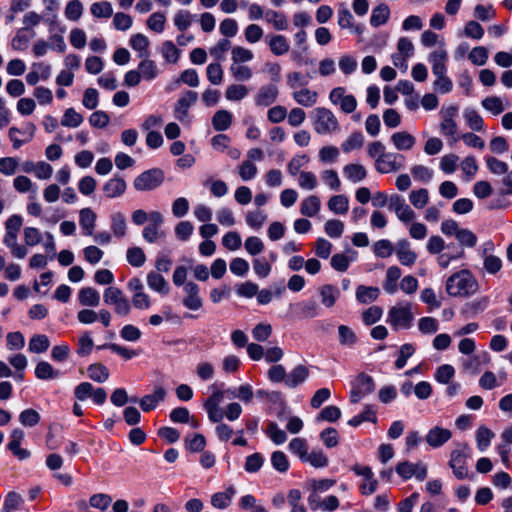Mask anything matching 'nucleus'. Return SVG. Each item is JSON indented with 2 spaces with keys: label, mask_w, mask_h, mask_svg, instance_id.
Instances as JSON below:
<instances>
[{
  "label": "nucleus",
  "mask_w": 512,
  "mask_h": 512,
  "mask_svg": "<svg viewBox=\"0 0 512 512\" xmlns=\"http://www.w3.org/2000/svg\"><path fill=\"white\" fill-rule=\"evenodd\" d=\"M478 290V283L468 270L451 275L446 282V291L453 297H466Z\"/></svg>",
  "instance_id": "nucleus-1"
},
{
  "label": "nucleus",
  "mask_w": 512,
  "mask_h": 512,
  "mask_svg": "<svg viewBox=\"0 0 512 512\" xmlns=\"http://www.w3.org/2000/svg\"><path fill=\"white\" fill-rule=\"evenodd\" d=\"M414 314L409 302L398 303L390 308L387 316L389 323L394 330L409 329L412 326Z\"/></svg>",
  "instance_id": "nucleus-2"
},
{
  "label": "nucleus",
  "mask_w": 512,
  "mask_h": 512,
  "mask_svg": "<svg viewBox=\"0 0 512 512\" xmlns=\"http://www.w3.org/2000/svg\"><path fill=\"white\" fill-rule=\"evenodd\" d=\"M104 303L113 306L114 312L118 316L125 317L131 312V304L124 293L115 286H109L103 293Z\"/></svg>",
  "instance_id": "nucleus-3"
},
{
  "label": "nucleus",
  "mask_w": 512,
  "mask_h": 512,
  "mask_svg": "<svg viewBox=\"0 0 512 512\" xmlns=\"http://www.w3.org/2000/svg\"><path fill=\"white\" fill-rule=\"evenodd\" d=\"M313 127L318 134H330L339 130L337 118L333 112L324 107H318L314 110Z\"/></svg>",
  "instance_id": "nucleus-4"
},
{
  "label": "nucleus",
  "mask_w": 512,
  "mask_h": 512,
  "mask_svg": "<svg viewBox=\"0 0 512 512\" xmlns=\"http://www.w3.org/2000/svg\"><path fill=\"white\" fill-rule=\"evenodd\" d=\"M164 172L160 168H152L139 174L133 181L137 191H151L164 182Z\"/></svg>",
  "instance_id": "nucleus-5"
},
{
  "label": "nucleus",
  "mask_w": 512,
  "mask_h": 512,
  "mask_svg": "<svg viewBox=\"0 0 512 512\" xmlns=\"http://www.w3.org/2000/svg\"><path fill=\"white\" fill-rule=\"evenodd\" d=\"M486 164L491 173H493L495 175L506 174L504 176V178L502 179V184H503L504 188L501 189L500 194L501 195H511L512 194V170L508 171V165L505 162H503L495 157H487Z\"/></svg>",
  "instance_id": "nucleus-6"
},
{
  "label": "nucleus",
  "mask_w": 512,
  "mask_h": 512,
  "mask_svg": "<svg viewBox=\"0 0 512 512\" xmlns=\"http://www.w3.org/2000/svg\"><path fill=\"white\" fill-rule=\"evenodd\" d=\"M457 446L456 449L451 451L449 466L458 479H464L468 474L465 460L468 457L469 446L467 443L457 444Z\"/></svg>",
  "instance_id": "nucleus-7"
},
{
  "label": "nucleus",
  "mask_w": 512,
  "mask_h": 512,
  "mask_svg": "<svg viewBox=\"0 0 512 512\" xmlns=\"http://www.w3.org/2000/svg\"><path fill=\"white\" fill-rule=\"evenodd\" d=\"M404 161V155L385 151L383 156L375 161V169L381 174L397 172L404 167Z\"/></svg>",
  "instance_id": "nucleus-8"
},
{
  "label": "nucleus",
  "mask_w": 512,
  "mask_h": 512,
  "mask_svg": "<svg viewBox=\"0 0 512 512\" xmlns=\"http://www.w3.org/2000/svg\"><path fill=\"white\" fill-rule=\"evenodd\" d=\"M375 389L374 380L371 376L361 373L352 382L350 400L352 403H358L363 397L372 393Z\"/></svg>",
  "instance_id": "nucleus-9"
},
{
  "label": "nucleus",
  "mask_w": 512,
  "mask_h": 512,
  "mask_svg": "<svg viewBox=\"0 0 512 512\" xmlns=\"http://www.w3.org/2000/svg\"><path fill=\"white\" fill-rule=\"evenodd\" d=\"M458 114V107L451 105L441 110L442 121L440 123V131L444 136L451 137V142L455 143L458 141L457 135V124L455 117Z\"/></svg>",
  "instance_id": "nucleus-10"
},
{
  "label": "nucleus",
  "mask_w": 512,
  "mask_h": 512,
  "mask_svg": "<svg viewBox=\"0 0 512 512\" xmlns=\"http://www.w3.org/2000/svg\"><path fill=\"white\" fill-rule=\"evenodd\" d=\"M197 100V92L192 90L185 91L175 104V118L181 123L189 122V109L197 102Z\"/></svg>",
  "instance_id": "nucleus-11"
},
{
  "label": "nucleus",
  "mask_w": 512,
  "mask_h": 512,
  "mask_svg": "<svg viewBox=\"0 0 512 512\" xmlns=\"http://www.w3.org/2000/svg\"><path fill=\"white\" fill-rule=\"evenodd\" d=\"M396 472L404 480L410 479L414 476L417 480L423 481L427 477V467L421 462L411 463L409 461H404L398 463L396 466Z\"/></svg>",
  "instance_id": "nucleus-12"
},
{
  "label": "nucleus",
  "mask_w": 512,
  "mask_h": 512,
  "mask_svg": "<svg viewBox=\"0 0 512 512\" xmlns=\"http://www.w3.org/2000/svg\"><path fill=\"white\" fill-rule=\"evenodd\" d=\"M224 399V392L222 390L215 391L204 403V408L208 414V418L213 423H221L224 412L220 408V403Z\"/></svg>",
  "instance_id": "nucleus-13"
},
{
  "label": "nucleus",
  "mask_w": 512,
  "mask_h": 512,
  "mask_svg": "<svg viewBox=\"0 0 512 512\" xmlns=\"http://www.w3.org/2000/svg\"><path fill=\"white\" fill-rule=\"evenodd\" d=\"M451 437L452 432L449 429L435 426L428 431L425 441L432 448H439L448 442Z\"/></svg>",
  "instance_id": "nucleus-14"
},
{
  "label": "nucleus",
  "mask_w": 512,
  "mask_h": 512,
  "mask_svg": "<svg viewBox=\"0 0 512 512\" xmlns=\"http://www.w3.org/2000/svg\"><path fill=\"white\" fill-rule=\"evenodd\" d=\"M184 292L186 293V297L183 299L184 306L190 310H199L203 305V301L199 295L198 285L188 282L184 285Z\"/></svg>",
  "instance_id": "nucleus-15"
},
{
  "label": "nucleus",
  "mask_w": 512,
  "mask_h": 512,
  "mask_svg": "<svg viewBox=\"0 0 512 512\" xmlns=\"http://www.w3.org/2000/svg\"><path fill=\"white\" fill-rule=\"evenodd\" d=\"M428 60L432 64V72L434 75L446 74V62L448 60L446 49L440 46L429 54Z\"/></svg>",
  "instance_id": "nucleus-16"
},
{
  "label": "nucleus",
  "mask_w": 512,
  "mask_h": 512,
  "mask_svg": "<svg viewBox=\"0 0 512 512\" xmlns=\"http://www.w3.org/2000/svg\"><path fill=\"white\" fill-rule=\"evenodd\" d=\"M390 140L398 151H409L416 144V138L407 131L393 133Z\"/></svg>",
  "instance_id": "nucleus-17"
},
{
  "label": "nucleus",
  "mask_w": 512,
  "mask_h": 512,
  "mask_svg": "<svg viewBox=\"0 0 512 512\" xmlns=\"http://www.w3.org/2000/svg\"><path fill=\"white\" fill-rule=\"evenodd\" d=\"M395 252L402 265L412 266L416 261V253L411 250L410 243L406 239L397 242Z\"/></svg>",
  "instance_id": "nucleus-18"
},
{
  "label": "nucleus",
  "mask_w": 512,
  "mask_h": 512,
  "mask_svg": "<svg viewBox=\"0 0 512 512\" xmlns=\"http://www.w3.org/2000/svg\"><path fill=\"white\" fill-rule=\"evenodd\" d=\"M357 252L348 249L345 253L334 254L331 257V267L338 272H345L352 261L356 259Z\"/></svg>",
  "instance_id": "nucleus-19"
},
{
  "label": "nucleus",
  "mask_w": 512,
  "mask_h": 512,
  "mask_svg": "<svg viewBox=\"0 0 512 512\" xmlns=\"http://www.w3.org/2000/svg\"><path fill=\"white\" fill-rule=\"evenodd\" d=\"M278 96V89L274 85L262 86L255 96L257 106L267 107L273 104Z\"/></svg>",
  "instance_id": "nucleus-20"
},
{
  "label": "nucleus",
  "mask_w": 512,
  "mask_h": 512,
  "mask_svg": "<svg viewBox=\"0 0 512 512\" xmlns=\"http://www.w3.org/2000/svg\"><path fill=\"white\" fill-rule=\"evenodd\" d=\"M127 185L123 178L114 177L108 180L103 186V192L107 198H117L124 194Z\"/></svg>",
  "instance_id": "nucleus-21"
},
{
  "label": "nucleus",
  "mask_w": 512,
  "mask_h": 512,
  "mask_svg": "<svg viewBox=\"0 0 512 512\" xmlns=\"http://www.w3.org/2000/svg\"><path fill=\"white\" fill-rule=\"evenodd\" d=\"M309 374V369L306 366L302 364L297 365L289 374H287L285 385L288 388H296L308 379Z\"/></svg>",
  "instance_id": "nucleus-22"
},
{
  "label": "nucleus",
  "mask_w": 512,
  "mask_h": 512,
  "mask_svg": "<svg viewBox=\"0 0 512 512\" xmlns=\"http://www.w3.org/2000/svg\"><path fill=\"white\" fill-rule=\"evenodd\" d=\"M165 396V389L157 387L152 395H145L140 399V407L144 412L151 411L156 408L159 402L164 400Z\"/></svg>",
  "instance_id": "nucleus-23"
},
{
  "label": "nucleus",
  "mask_w": 512,
  "mask_h": 512,
  "mask_svg": "<svg viewBox=\"0 0 512 512\" xmlns=\"http://www.w3.org/2000/svg\"><path fill=\"white\" fill-rule=\"evenodd\" d=\"M18 234L6 232L3 238V243L11 250L13 257L24 259L28 253L23 245L17 243Z\"/></svg>",
  "instance_id": "nucleus-24"
},
{
  "label": "nucleus",
  "mask_w": 512,
  "mask_h": 512,
  "mask_svg": "<svg viewBox=\"0 0 512 512\" xmlns=\"http://www.w3.org/2000/svg\"><path fill=\"white\" fill-rule=\"evenodd\" d=\"M147 285L149 286L150 289L163 295L169 292L168 282L161 274L155 271H150L147 274Z\"/></svg>",
  "instance_id": "nucleus-25"
},
{
  "label": "nucleus",
  "mask_w": 512,
  "mask_h": 512,
  "mask_svg": "<svg viewBox=\"0 0 512 512\" xmlns=\"http://www.w3.org/2000/svg\"><path fill=\"white\" fill-rule=\"evenodd\" d=\"M321 208V202L318 196L310 195L302 200L300 205V212L303 216L314 217L318 214Z\"/></svg>",
  "instance_id": "nucleus-26"
},
{
  "label": "nucleus",
  "mask_w": 512,
  "mask_h": 512,
  "mask_svg": "<svg viewBox=\"0 0 512 512\" xmlns=\"http://www.w3.org/2000/svg\"><path fill=\"white\" fill-rule=\"evenodd\" d=\"M344 176L353 183L361 182L367 176V171L362 164L351 163L343 168Z\"/></svg>",
  "instance_id": "nucleus-27"
},
{
  "label": "nucleus",
  "mask_w": 512,
  "mask_h": 512,
  "mask_svg": "<svg viewBox=\"0 0 512 512\" xmlns=\"http://www.w3.org/2000/svg\"><path fill=\"white\" fill-rule=\"evenodd\" d=\"M78 300L83 306L97 307L100 303V295L92 287H83L79 290Z\"/></svg>",
  "instance_id": "nucleus-28"
},
{
  "label": "nucleus",
  "mask_w": 512,
  "mask_h": 512,
  "mask_svg": "<svg viewBox=\"0 0 512 512\" xmlns=\"http://www.w3.org/2000/svg\"><path fill=\"white\" fill-rule=\"evenodd\" d=\"M212 126L214 130L222 132L227 130L232 124V114L227 110H218L212 117Z\"/></svg>",
  "instance_id": "nucleus-29"
},
{
  "label": "nucleus",
  "mask_w": 512,
  "mask_h": 512,
  "mask_svg": "<svg viewBox=\"0 0 512 512\" xmlns=\"http://www.w3.org/2000/svg\"><path fill=\"white\" fill-rule=\"evenodd\" d=\"M96 214L90 208H83L79 213V223L86 235H92L95 227Z\"/></svg>",
  "instance_id": "nucleus-30"
},
{
  "label": "nucleus",
  "mask_w": 512,
  "mask_h": 512,
  "mask_svg": "<svg viewBox=\"0 0 512 512\" xmlns=\"http://www.w3.org/2000/svg\"><path fill=\"white\" fill-rule=\"evenodd\" d=\"M380 294L377 287L359 285L356 289V298L362 304H369L374 302Z\"/></svg>",
  "instance_id": "nucleus-31"
},
{
  "label": "nucleus",
  "mask_w": 512,
  "mask_h": 512,
  "mask_svg": "<svg viewBox=\"0 0 512 512\" xmlns=\"http://www.w3.org/2000/svg\"><path fill=\"white\" fill-rule=\"evenodd\" d=\"M321 303L327 307H332L340 297V291L337 287L325 284L320 288Z\"/></svg>",
  "instance_id": "nucleus-32"
},
{
  "label": "nucleus",
  "mask_w": 512,
  "mask_h": 512,
  "mask_svg": "<svg viewBox=\"0 0 512 512\" xmlns=\"http://www.w3.org/2000/svg\"><path fill=\"white\" fill-rule=\"evenodd\" d=\"M87 373L89 378L97 383H104L110 376L108 368L102 363H93L89 365Z\"/></svg>",
  "instance_id": "nucleus-33"
},
{
  "label": "nucleus",
  "mask_w": 512,
  "mask_h": 512,
  "mask_svg": "<svg viewBox=\"0 0 512 512\" xmlns=\"http://www.w3.org/2000/svg\"><path fill=\"white\" fill-rule=\"evenodd\" d=\"M401 276V270L397 266H391L387 269L385 281L383 284L384 290L389 294H394L397 291V281Z\"/></svg>",
  "instance_id": "nucleus-34"
},
{
  "label": "nucleus",
  "mask_w": 512,
  "mask_h": 512,
  "mask_svg": "<svg viewBox=\"0 0 512 512\" xmlns=\"http://www.w3.org/2000/svg\"><path fill=\"white\" fill-rule=\"evenodd\" d=\"M268 45L271 52L276 56L286 54L290 48L286 37L280 34L272 36L269 39Z\"/></svg>",
  "instance_id": "nucleus-35"
},
{
  "label": "nucleus",
  "mask_w": 512,
  "mask_h": 512,
  "mask_svg": "<svg viewBox=\"0 0 512 512\" xmlns=\"http://www.w3.org/2000/svg\"><path fill=\"white\" fill-rule=\"evenodd\" d=\"M328 208L335 214H346L349 209V200L343 195H334L328 201Z\"/></svg>",
  "instance_id": "nucleus-36"
},
{
  "label": "nucleus",
  "mask_w": 512,
  "mask_h": 512,
  "mask_svg": "<svg viewBox=\"0 0 512 512\" xmlns=\"http://www.w3.org/2000/svg\"><path fill=\"white\" fill-rule=\"evenodd\" d=\"M142 58L143 60L138 65V69L142 78L148 81L155 79L158 75V68L156 63L153 60H150L148 57Z\"/></svg>",
  "instance_id": "nucleus-37"
},
{
  "label": "nucleus",
  "mask_w": 512,
  "mask_h": 512,
  "mask_svg": "<svg viewBox=\"0 0 512 512\" xmlns=\"http://www.w3.org/2000/svg\"><path fill=\"white\" fill-rule=\"evenodd\" d=\"M317 93L315 91H311L307 88H303L299 91H295L293 93L294 100L305 107L313 106L317 101Z\"/></svg>",
  "instance_id": "nucleus-38"
},
{
  "label": "nucleus",
  "mask_w": 512,
  "mask_h": 512,
  "mask_svg": "<svg viewBox=\"0 0 512 512\" xmlns=\"http://www.w3.org/2000/svg\"><path fill=\"white\" fill-rule=\"evenodd\" d=\"M265 19L271 23L276 30L283 31L288 28V21L286 16L275 10H268L265 13Z\"/></svg>",
  "instance_id": "nucleus-39"
},
{
  "label": "nucleus",
  "mask_w": 512,
  "mask_h": 512,
  "mask_svg": "<svg viewBox=\"0 0 512 512\" xmlns=\"http://www.w3.org/2000/svg\"><path fill=\"white\" fill-rule=\"evenodd\" d=\"M149 39L141 34L137 33L133 35L130 39V45L131 47L139 52V57H149L148 52V46H149Z\"/></svg>",
  "instance_id": "nucleus-40"
},
{
  "label": "nucleus",
  "mask_w": 512,
  "mask_h": 512,
  "mask_svg": "<svg viewBox=\"0 0 512 512\" xmlns=\"http://www.w3.org/2000/svg\"><path fill=\"white\" fill-rule=\"evenodd\" d=\"M390 15L389 7L385 4H380L376 8H374L371 18H370V24L373 27H378L380 25L385 24Z\"/></svg>",
  "instance_id": "nucleus-41"
},
{
  "label": "nucleus",
  "mask_w": 512,
  "mask_h": 512,
  "mask_svg": "<svg viewBox=\"0 0 512 512\" xmlns=\"http://www.w3.org/2000/svg\"><path fill=\"white\" fill-rule=\"evenodd\" d=\"M494 433L486 426H480L476 431V442L478 449L483 452L485 451L494 437Z\"/></svg>",
  "instance_id": "nucleus-42"
},
{
  "label": "nucleus",
  "mask_w": 512,
  "mask_h": 512,
  "mask_svg": "<svg viewBox=\"0 0 512 512\" xmlns=\"http://www.w3.org/2000/svg\"><path fill=\"white\" fill-rule=\"evenodd\" d=\"M364 144V136L361 132L356 131L349 135V137L341 144L343 152L349 153L352 150L362 148Z\"/></svg>",
  "instance_id": "nucleus-43"
},
{
  "label": "nucleus",
  "mask_w": 512,
  "mask_h": 512,
  "mask_svg": "<svg viewBox=\"0 0 512 512\" xmlns=\"http://www.w3.org/2000/svg\"><path fill=\"white\" fill-rule=\"evenodd\" d=\"M249 94V89L243 84H232L226 88L225 97L229 101H241Z\"/></svg>",
  "instance_id": "nucleus-44"
},
{
  "label": "nucleus",
  "mask_w": 512,
  "mask_h": 512,
  "mask_svg": "<svg viewBox=\"0 0 512 512\" xmlns=\"http://www.w3.org/2000/svg\"><path fill=\"white\" fill-rule=\"evenodd\" d=\"M35 376L41 380H48L57 378L59 376V372L56 371L50 363L41 361L36 365Z\"/></svg>",
  "instance_id": "nucleus-45"
},
{
  "label": "nucleus",
  "mask_w": 512,
  "mask_h": 512,
  "mask_svg": "<svg viewBox=\"0 0 512 512\" xmlns=\"http://www.w3.org/2000/svg\"><path fill=\"white\" fill-rule=\"evenodd\" d=\"M50 346L49 339L44 334H36L29 341V351L32 353H43Z\"/></svg>",
  "instance_id": "nucleus-46"
},
{
  "label": "nucleus",
  "mask_w": 512,
  "mask_h": 512,
  "mask_svg": "<svg viewBox=\"0 0 512 512\" xmlns=\"http://www.w3.org/2000/svg\"><path fill=\"white\" fill-rule=\"evenodd\" d=\"M266 220L267 215L260 209L248 211L245 215L247 225L256 230L260 229Z\"/></svg>",
  "instance_id": "nucleus-47"
},
{
  "label": "nucleus",
  "mask_w": 512,
  "mask_h": 512,
  "mask_svg": "<svg viewBox=\"0 0 512 512\" xmlns=\"http://www.w3.org/2000/svg\"><path fill=\"white\" fill-rule=\"evenodd\" d=\"M339 343L342 346L353 347L357 342V336L355 332L346 325H340L338 327Z\"/></svg>",
  "instance_id": "nucleus-48"
},
{
  "label": "nucleus",
  "mask_w": 512,
  "mask_h": 512,
  "mask_svg": "<svg viewBox=\"0 0 512 512\" xmlns=\"http://www.w3.org/2000/svg\"><path fill=\"white\" fill-rule=\"evenodd\" d=\"M83 122V117L81 114H79L75 109L68 108L62 119H61V125L64 127H72L76 128L81 125Z\"/></svg>",
  "instance_id": "nucleus-49"
},
{
  "label": "nucleus",
  "mask_w": 512,
  "mask_h": 512,
  "mask_svg": "<svg viewBox=\"0 0 512 512\" xmlns=\"http://www.w3.org/2000/svg\"><path fill=\"white\" fill-rule=\"evenodd\" d=\"M409 200L411 204L417 209L425 207L429 201L428 190L425 188H421L418 190L411 191L409 194Z\"/></svg>",
  "instance_id": "nucleus-50"
},
{
  "label": "nucleus",
  "mask_w": 512,
  "mask_h": 512,
  "mask_svg": "<svg viewBox=\"0 0 512 512\" xmlns=\"http://www.w3.org/2000/svg\"><path fill=\"white\" fill-rule=\"evenodd\" d=\"M161 54L169 63H176L180 56V50L172 41H165L161 46Z\"/></svg>",
  "instance_id": "nucleus-51"
},
{
  "label": "nucleus",
  "mask_w": 512,
  "mask_h": 512,
  "mask_svg": "<svg viewBox=\"0 0 512 512\" xmlns=\"http://www.w3.org/2000/svg\"><path fill=\"white\" fill-rule=\"evenodd\" d=\"M229 70L231 75L237 81H248L253 76L252 69L243 64H231Z\"/></svg>",
  "instance_id": "nucleus-52"
},
{
  "label": "nucleus",
  "mask_w": 512,
  "mask_h": 512,
  "mask_svg": "<svg viewBox=\"0 0 512 512\" xmlns=\"http://www.w3.org/2000/svg\"><path fill=\"white\" fill-rule=\"evenodd\" d=\"M232 64H243L253 59V53L251 50L242 46H235L231 51Z\"/></svg>",
  "instance_id": "nucleus-53"
},
{
  "label": "nucleus",
  "mask_w": 512,
  "mask_h": 512,
  "mask_svg": "<svg viewBox=\"0 0 512 512\" xmlns=\"http://www.w3.org/2000/svg\"><path fill=\"white\" fill-rule=\"evenodd\" d=\"M206 446V439L202 434H193L185 439V447L192 453L201 452Z\"/></svg>",
  "instance_id": "nucleus-54"
},
{
  "label": "nucleus",
  "mask_w": 512,
  "mask_h": 512,
  "mask_svg": "<svg viewBox=\"0 0 512 512\" xmlns=\"http://www.w3.org/2000/svg\"><path fill=\"white\" fill-rule=\"evenodd\" d=\"M464 118L470 127L474 131H482L484 122L479 113L473 109H467L464 112Z\"/></svg>",
  "instance_id": "nucleus-55"
},
{
  "label": "nucleus",
  "mask_w": 512,
  "mask_h": 512,
  "mask_svg": "<svg viewBox=\"0 0 512 512\" xmlns=\"http://www.w3.org/2000/svg\"><path fill=\"white\" fill-rule=\"evenodd\" d=\"M27 27L21 28L17 31L16 35L12 39V47L15 50H23L27 48L28 43L31 38L35 36V33L32 32L30 36L26 35Z\"/></svg>",
  "instance_id": "nucleus-56"
},
{
  "label": "nucleus",
  "mask_w": 512,
  "mask_h": 512,
  "mask_svg": "<svg viewBox=\"0 0 512 512\" xmlns=\"http://www.w3.org/2000/svg\"><path fill=\"white\" fill-rule=\"evenodd\" d=\"M482 106L484 109L490 111L494 115L502 113L505 109L503 102L500 97L489 96L482 100Z\"/></svg>",
  "instance_id": "nucleus-57"
},
{
  "label": "nucleus",
  "mask_w": 512,
  "mask_h": 512,
  "mask_svg": "<svg viewBox=\"0 0 512 512\" xmlns=\"http://www.w3.org/2000/svg\"><path fill=\"white\" fill-rule=\"evenodd\" d=\"M111 229L115 236L123 237L126 234V219L120 212L114 213L111 217Z\"/></svg>",
  "instance_id": "nucleus-58"
},
{
  "label": "nucleus",
  "mask_w": 512,
  "mask_h": 512,
  "mask_svg": "<svg viewBox=\"0 0 512 512\" xmlns=\"http://www.w3.org/2000/svg\"><path fill=\"white\" fill-rule=\"evenodd\" d=\"M238 173L243 181H249L257 175L258 169L252 161L245 160L239 165Z\"/></svg>",
  "instance_id": "nucleus-59"
},
{
  "label": "nucleus",
  "mask_w": 512,
  "mask_h": 512,
  "mask_svg": "<svg viewBox=\"0 0 512 512\" xmlns=\"http://www.w3.org/2000/svg\"><path fill=\"white\" fill-rule=\"evenodd\" d=\"M127 261L134 267H141L146 261V256L142 248L132 247L127 250Z\"/></svg>",
  "instance_id": "nucleus-60"
},
{
  "label": "nucleus",
  "mask_w": 512,
  "mask_h": 512,
  "mask_svg": "<svg viewBox=\"0 0 512 512\" xmlns=\"http://www.w3.org/2000/svg\"><path fill=\"white\" fill-rule=\"evenodd\" d=\"M303 462H308L315 468H322L328 465V458L322 450H317L308 453Z\"/></svg>",
  "instance_id": "nucleus-61"
},
{
  "label": "nucleus",
  "mask_w": 512,
  "mask_h": 512,
  "mask_svg": "<svg viewBox=\"0 0 512 512\" xmlns=\"http://www.w3.org/2000/svg\"><path fill=\"white\" fill-rule=\"evenodd\" d=\"M460 245L472 248L477 243V236L469 229L460 228L455 236Z\"/></svg>",
  "instance_id": "nucleus-62"
},
{
  "label": "nucleus",
  "mask_w": 512,
  "mask_h": 512,
  "mask_svg": "<svg viewBox=\"0 0 512 512\" xmlns=\"http://www.w3.org/2000/svg\"><path fill=\"white\" fill-rule=\"evenodd\" d=\"M318 184L317 177L310 171H301L298 177V185L305 190H313Z\"/></svg>",
  "instance_id": "nucleus-63"
},
{
  "label": "nucleus",
  "mask_w": 512,
  "mask_h": 512,
  "mask_svg": "<svg viewBox=\"0 0 512 512\" xmlns=\"http://www.w3.org/2000/svg\"><path fill=\"white\" fill-rule=\"evenodd\" d=\"M222 244L228 250L235 251L241 247L242 240L238 232L229 231L223 236Z\"/></svg>",
  "instance_id": "nucleus-64"
}]
</instances>
